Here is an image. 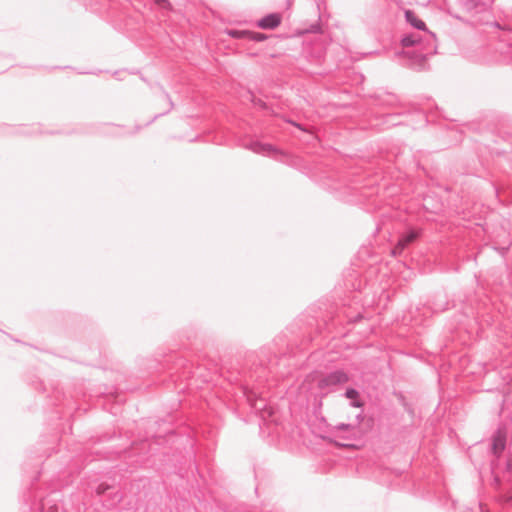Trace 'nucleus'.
<instances>
[{"instance_id":"nucleus-10","label":"nucleus","mask_w":512,"mask_h":512,"mask_svg":"<svg viewBox=\"0 0 512 512\" xmlns=\"http://www.w3.org/2000/svg\"><path fill=\"white\" fill-rule=\"evenodd\" d=\"M108 489H109V486L107 484L102 483V484L98 485L96 492H97V494L101 495V494L105 493Z\"/></svg>"},{"instance_id":"nucleus-12","label":"nucleus","mask_w":512,"mask_h":512,"mask_svg":"<svg viewBox=\"0 0 512 512\" xmlns=\"http://www.w3.org/2000/svg\"><path fill=\"white\" fill-rule=\"evenodd\" d=\"M50 511H51V512H56V508H55V507H51V508H50Z\"/></svg>"},{"instance_id":"nucleus-4","label":"nucleus","mask_w":512,"mask_h":512,"mask_svg":"<svg viewBox=\"0 0 512 512\" xmlns=\"http://www.w3.org/2000/svg\"><path fill=\"white\" fill-rule=\"evenodd\" d=\"M506 438L501 432L497 433L493 439L492 449L495 454L501 453L505 448Z\"/></svg>"},{"instance_id":"nucleus-5","label":"nucleus","mask_w":512,"mask_h":512,"mask_svg":"<svg viewBox=\"0 0 512 512\" xmlns=\"http://www.w3.org/2000/svg\"><path fill=\"white\" fill-rule=\"evenodd\" d=\"M405 16H406V19L407 21L412 25L414 26L415 28L419 29V30H426L427 27H426V24L420 20L414 12L408 10L406 11L405 13Z\"/></svg>"},{"instance_id":"nucleus-2","label":"nucleus","mask_w":512,"mask_h":512,"mask_svg":"<svg viewBox=\"0 0 512 512\" xmlns=\"http://www.w3.org/2000/svg\"><path fill=\"white\" fill-rule=\"evenodd\" d=\"M281 20L280 14H269L258 22V26L262 29H274L280 25Z\"/></svg>"},{"instance_id":"nucleus-13","label":"nucleus","mask_w":512,"mask_h":512,"mask_svg":"<svg viewBox=\"0 0 512 512\" xmlns=\"http://www.w3.org/2000/svg\"><path fill=\"white\" fill-rule=\"evenodd\" d=\"M421 60H422L423 62H425V61H426V57H425V56H421Z\"/></svg>"},{"instance_id":"nucleus-1","label":"nucleus","mask_w":512,"mask_h":512,"mask_svg":"<svg viewBox=\"0 0 512 512\" xmlns=\"http://www.w3.org/2000/svg\"><path fill=\"white\" fill-rule=\"evenodd\" d=\"M418 236L419 234L417 231H409L398 240L397 244L391 251V255L394 257L399 256L409 244L413 243L418 238Z\"/></svg>"},{"instance_id":"nucleus-8","label":"nucleus","mask_w":512,"mask_h":512,"mask_svg":"<svg viewBox=\"0 0 512 512\" xmlns=\"http://www.w3.org/2000/svg\"><path fill=\"white\" fill-rule=\"evenodd\" d=\"M417 42H418V40L413 39V37H412V36H405V37L401 40V44H402V46H403V47L413 46V45H415Z\"/></svg>"},{"instance_id":"nucleus-7","label":"nucleus","mask_w":512,"mask_h":512,"mask_svg":"<svg viewBox=\"0 0 512 512\" xmlns=\"http://www.w3.org/2000/svg\"><path fill=\"white\" fill-rule=\"evenodd\" d=\"M346 397L349 398V399H353L355 400V402L353 403L354 406L356 407H360L362 404L357 400L358 398V392L354 389H348L346 391Z\"/></svg>"},{"instance_id":"nucleus-6","label":"nucleus","mask_w":512,"mask_h":512,"mask_svg":"<svg viewBox=\"0 0 512 512\" xmlns=\"http://www.w3.org/2000/svg\"><path fill=\"white\" fill-rule=\"evenodd\" d=\"M227 34L233 38H248L250 31L228 30Z\"/></svg>"},{"instance_id":"nucleus-9","label":"nucleus","mask_w":512,"mask_h":512,"mask_svg":"<svg viewBox=\"0 0 512 512\" xmlns=\"http://www.w3.org/2000/svg\"><path fill=\"white\" fill-rule=\"evenodd\" d=\"M248 38L251 40H254V41H263L266 39V36L261 33L250 32V35L248 36Z\"/></svg>"},{"instance_id":"nucleus-11","label":"nucleus","mask_w":512,"mask_h":512,"mask_svg":"<svg viewBox=\"0 0 512 512\" xmlns=\"http://www.w3.org/2000/svg\"><path fill=\"white\" fill-rule=\"evenodd\" d=\"M155 3L163 8H167L170 4L168 0H154Z\"/></svg>"},{"instance_id":"nucleus-3","label":"nucleus","mask_w":512,"mask_h":512,"mask_svg":"<svg viewBox=\"0 0 512 512\" xmlns=\"http://www.w3.org/2000/svg\"><path fill=\"white\" fill-rule=\"evenodd\" d=\"M348 377L344 372L337 371L330 375H328L326 378L322 379L320 382L321 387H325L328 385H335L340 383L347 382Z\"/></svg>"}]
</instances>
